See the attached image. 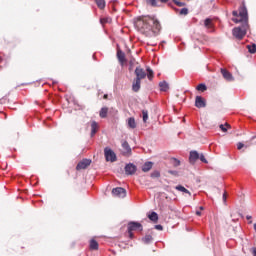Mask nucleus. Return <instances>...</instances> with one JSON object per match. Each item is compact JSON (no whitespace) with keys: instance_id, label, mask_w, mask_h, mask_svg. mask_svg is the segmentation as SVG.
Masks as SVG:
<instances>
[{"instance_id":"1","label":"nucleus","mask_w":256,"mask_h":256,"mask_svg":"<svg viewBox=\"0 0 256 256\" xmlns=\"http://www.w3.org/2000/svg\"><path fill=\"white\" fill-rule=\"evenodd\" d=\"M135 27L140 33H143V35H146L147 37H149L151 33H159V31H161V23L159 20L154 16L149 15L136 18Z\"/></svg>"},{"instance_id":"2","label":"nucleus","mask_w":256,"mask_h":256,"mask_svg":"<svg viewBox=\"0 0 256 256\" xmlns=\"http://www.w3.org/2000/svg\"><path fill=\"white\" fill-rule=\"evenodd\" d=\"M239 18H233L232 21L234 23H242L241 27H235L232 30V35L235 39L241 41L245 35H247V29H249V14L247 13V7L245 6V2L242 3V6L239 8Z\"/></svg>"},{"instance_id":"3","label":"nucleus","mask_w":256,"mask_h":256,"mask_svg":"<svg viewBox=\"0 0 256 256\" xmlns=\"http://www.w3.org/2000/svg\"><path fill=\"white\" fill-rule=\"evenodd\" d=\"M104 156L106 161H110V163H115V161H117V154H115L109 147L104 149Z\"/></svg>"},{"instance_id":"4","label":"nucleus","mask_w":256,"mask_h":256,"mask_svg":"<svg viewBox=\"0 0 256 256\" xmlns=\"http://www.w3.org/2000/svg\"><path fill=\"white\" fill-rule=\"evenodd\" d=\"M112 195L113 197H119L120 199H125L127 197V190L122 187H117L112 189Z\"/></svg>"},{"instance_id":"5","label":"nucleus","mask_w":256,"mask_h":256,"mask_svg":"<svg viewBox=\"0 0 256 256\" xmlns=\"http://www.w3.org/2000/svg\"><path fill=\"white\" fill-rule=\"evenodd\" d=\"M195 107H197V109H203L207 107V101L205 100V98H203L202 96H196Z\"/></svg>"},{"instance_id":"6","label":"nucleus","mask_w":256,"mask_h":256,"mask_svg":"<svg viewBox=\"0 0 256 256\" xmlns=\"http://www.w3.org/2000/svg\"><path fill=\"white\" fill-rule=\"evenodd\" d=\"M124 171L126 175H135L137 173V166L133 163L126 164Z\"/></svg>"},{"instance_id":"7","label":"nucleus","mask_w":256,"mask_h":256,"mask_svg":"<svg viewBox=\"0 0 256 256\" xmlns=\"http://www.w3.org/2000/svg\"><path fill=\"white\" fill-rule=\"evenodd\" d=\"M128 231H143V225L139 222H129Z\"/></svg>"},{"instance_id":"8","label":"nucleus","mask_w":256,"mask_h":256,"mask_svg":"<svg viewBox=\"0 0 256 256\" xmlns=\"http://www.w3.org/2000/svg\"><path fill=\"white\" fill-rule=\"evenodd\" d=\"M135 75H136V80L141 81L142 79H145L147 77V72L141 67H137L135 69Z\"/></svg>"},{"instance_id":"9","label":"nucleus","mask_w":256,"mask_h":256,"mask_svg":"<svg viewBox=\"0 0 256 256\" xmlns=\"http://www.w3.org/2000/svg\"><path fill=\"white\" fill-rule=\"evenodd\" d=\"M89 165H91V159H83L82 161H80L77 164L76 170L81 171L83 169H87V167H89Z\"/></svg>"},{"instance_id":"10","label":"nucleus","mask_w":256,"mask_h":256,"mask_svg":"<svg viewBox=\"0 0 256 256\" xmlns=\"http://www.w3.org/2000/svg\"><path fill=\"white\" fill-rule=\"evenodd\" d=\"M220 73L226 81H235L233 74H231V72H229L227 69L221 68Z\"/></svg>"},{"instance_id":"11","label":"nucleus","mask_w":256,"mask_h":256,"mask_svg":"<svg viewBox=\"0 0 256 256\" xmlns=\"http://www.w3.org/2000/svg\"><path fill=\"white\" fill-rule=\"evenodd\" d=\"M117 59L119 61V63L124 66L125 63L127 62V59H125V52L118 50L117 51Z\"/></svg>"},{"instance_id":"12","label":"nucleus","mask_w":256,"mask_h":256,"mask_svg":"<svg viewBox=\"0 0 256 256\" xmlns=\"http://www.w3.org/2000/svg\"><path fill=\"white\" fill-rule=\"evenodd\" d=\"M122 154L123 155H131V146H129V143L127 141H124L122 143Z\"/></svg>"},{"instance_id":"13","label":"nucleus","mask_w":256,"mask_h":256,"mask_svg":"<svg viewBox=\"0 0 256 256\" xmlns=\"http://www.w3.org/2000/svg\"><path fill=\"white\" fill-rule=\"evenodd\" d=\"M199 152H197V151H191L190 152V156H189V161H190V163H192V164H194V163H196L197 162V160H199Z\"/></svg>"},{"instance_id":"14","label":"nucleus","mask_w":256,"mask_h":256,"mask_svg":"<svg viewBox=\"0 0 256 256\" xmlns=\"http://www.w3.org/2000/svg\"><path fill=\"white\" fill-rule=\"evenodd\" d=\"M139 89H141V80H137L135 78L132 84V91H134V93H138Z\"/></svg>"},{"instance_id":"15","label":"nucleus","mask_w":256,"mask_h":256,"mask_svg":"<svg viewBox=\"0 0 256 256\" xmlns=\"http://www.w3.org/2000/svg\"><path fill=\"white\" fill-rule=\"evenodd\" d=\"M89 247H90L91 251H98L99 250V243L95 239H91Z\"/></svg>"},{"instance_id":"16","label":"nucleus","mask_w":256,"mask_h":256,"mask_svg":"<svg viewBox=\"0 0 256 256\" xmlns=\"http://www.w3.org/2000/svg\"><path fill=\"white\" fill-rule=\"evenodd\" d=\"M153 169V162H146L142 166V171L143 173H149V170Z\"/></svg>"},{"instance_id":"17","label":"nucleus","mask_w":256,"mask_h":256,"mask_svg":"<svg viewBox=\"0 0 256 256\" xmlns=\"http://www.w3.org/2000/svg\"><path fill=\"white\" fill-rule=\"evenodd\" d=\"M128 127L130 129H136L137 128V122H135V118H133V117L128 118Z\"/></svg>"},{"instance_id":"18","label":"nucleus","mask_w":256,"mask_h":256,"mask_svg":"<svg viewBox=\"0 0 256 256\" xmlns=\"http://www.w3.org/2000/svg\"><path fill=\"white\" fill-rule=\"evenodd\" d=\"M98 129H99V125L97 124V122L93 121L91 123V137H93L95 133H97Z\"/></svg>"},{"instance_id":"19","label":"nucleus","mask_w":256,"mask_h":256,"mask_svg":"<svg viewBox=\"0 0 256 256\" xmlns=\"http://www.w3.org/2000/svg\"><path fill=\"white\" fill-rule=\"evenodd\" d=\"M148 219H150V221H153V223H157V221H159V215L157 214V212H152L148 215Z\"/></svg>"},{"instance_id":"20","label":"nucleus","mask_w":256,"mask_h":256,"mask_svg":"<svg viewBox=\"0 0 256 256\" xmlns=\"http://www.w3.org/2000/svg\"><path fill=\"white\" fill-rule=\"evenodd\" d=\"M175 189L176 191H181L182 193H186L187 195H189V197H191V192L184 186L178 185L175 187Z\"/></svg>"},{"instance_id":"21","label":"nucleus","mask_w":256,"mask_h":256,"mask_svg":"<svg viewBox=\"0 0 256 256\" xmlns=\"http://www.w3.org/2000/svg\"><path fill=\"white\" fill-rule=\"evenodd\" d=\"M160 91H169V83L162 81L159 83Z\"/></svg>"},{"instance_id":"22","label":"nucleus","mask_w":256,"mask_h":256,"mask_svg":"<svg viewBox=\"0 0 256 256\" xmlns=\"http://www.w3.org/2000/svg\"><path fill=\"white\" fill-rule=\"evenodd\" d=\"M107 113H109V108H107V107L101 108V110L99 112L101 119H105L107 117Z\"/></svg>"},{"instance_id":"23","label":"nucleus","mask_w":256,"mask_h":256,"mask_svg":"<svg viewBox=\"0 0 256 256\" xmlns=\"http://www.w3.org/2000/svg\"><path fill=\"white\" fill-rule=\"evenodd\" d=\"M142 119L144 123H147V121L149 120V111L142 110Z\"/></svg>"},{"instance_id":"24","label":"nucleus","mask_w":256,"mask_h":256,"mask_svg":"<svg viewBox=\"0 0 256 256\" xmlns=\"http://www.w3.org/2000/svg\"><path fill=\"white\" fill-rule=\"evenodd\" d=\"M204 25L205 27H207V29H211L213 27V20H211L210 18H207L204 21Z\"/></svg>"},{"instance_id":"25","label":"nucleus","mask_w":256,"mask_h":256,"mask_svg":"<svg viewBox=\"0 0 256 256\" xmlns=\"http://www.w3.org/2000/svg\"><path fill=\"white\" fill-rule=\"evenodd\" d=\"M170 163L173 165V167H179V165H181V161H179L177 158H171Z\"/></svg>"},{"instance_id":"26","label":"nucleus","mask_w":256,"mask_h":256,"mask_svg":"<svg viewBox=\"0 0 256 256\" xmlns=\"http://www.w3.org/2000/svg\"><path fill=\"white\" fill-rule=\"evenodd\" d=\"M196 90H197V91H201V93H205V91L207 90V85H205V84H199V85L196 87Z\"/></svg>"},{"instance_id":"27","label":"nucleus","mask_w":256,"mask_h":256,"mask_svg":"<svg viewBox=\"0 0 256 256\" xmlns=\"http://www.w3.org/2000/svg\"><path fill=\"white\" fill-rule=\"evenodd\" d=\"M97 7L103 9L105 7V0H95Z\"/></svg>"},{"instance_id":"28","label":"nucleus","mask_w":256,"mask_h":256,"mask_svg":"<svg viewBox=\"0 0 256 256\" xmlns=\"http://www.w3.org/2000/svg\"><path fill=\"white\" fill-rule=\"evenodd\" d=\"M142 241H144L146 244H149L151 243V241H153V236L146 235L145 237L142 238Z\"/></svg>"},{"instance_id":"29","label":"nucleus","mask_w":256,"mask_h":256,"mask_svg":"<svg viewBox=\"0 0 256 256\" xmlns=\"http://www.w3.org/2000/svg\"><path fill=\"white\" fill-rule=\"evenodd\" d=\"M247 49H248L249 53H252V54L256 53V45L255 44L248 45Z\"/></svg>"},{"instance_id":"30","label":"nucleus","mask_w":256,"mask_h":256,"mask_svg":"<svg viewBox=\"0 0 256 256\" xmlns=\"http://www.w3.org/2000/svg\"><path fill=\"white\" fill-rule=\"evenodd\" d=\"M147 77L149 79V81H152L153 80V77H154V73H153V70H151V68H147Z\"/></svg>"},{"instance_id":"31","label":"nucleus","mask_w":256,"mask_h":256,"mask_svg":"<svg viewBox=\"0 0 256 256\" xmlns=\"http://www.w3.org/2000/svg\"><path fill=\"white\" fill-rule=\"evenodd\" d=\"M146 3L152 7H157V0H146Z\"/></svg>"},{"instance_id":"32","label":"nucleus","mask_w":256,"mask_h":256,"mask_svg":"<svg viewBox=\"0 0 256 256\" xmlns=\"http://www.w3.org/2000/svg\"><path fill=\"white\" fill-rule=\"evenodd\" d=\"M153 179L161 177V173L159 171H154L150 175Z\"/></svg>"},{"instance_id":"33","label":"nucleus","mask_w":256,"mask_h":256,"mask_svg":"<svg viewBox=\"0 0 256 256\" xmlns=\"http://www.w3.org/2000/svg\"><path fill=\"white\" fill-rule=\"evenodd\" d=\"M173 3H175V5H177V7H185V2H179L177 0H173Z\"/></svg>"},{"instance_id":"34","label":"nucleus","mask_w":256,"mask_h":256,"mask_svg":"<svg viewBox=\"0 0 256 256\" xmlns=\"http://www.w3.org/2000/svg\"><path fill=\"white\" fill-rule=\"evenodd\" d=\"M180 15H189V9L187 8H182L180 10Z\"/></svg>"},{"instance_id":"35","label":"nucleus","mask_w":256,"mask_h":256,"mask_svg":"<svg viewBox=\"0 0 256 256\" xmlns=\"http://www.w3.org/2000/svg\"><path fill=\"white\" fill-rule=\"evenodd\" d=\"M199 159L202 161V163H207V159L205 158V155L199 154Z\"/></svg>"},{"instance_id":"36","label":"nucleus","mask_w":256,"mask_h":256,"mask_svg":"<svg viewBox=\"0 0 256 256\" xmlns=\"http://www.w3.org/2000/svg\"><path fill=\"white\" fill-rule=\"evenodd\" d=\"M244 147H245V144H243L242 142H239V143L237 144V150H238V151H241V149L244 148Z\"/></svg>"},{"instance_id":"37","label":"nucleus","mask_w":256,"mask_h":256,"mask_svg":"<svg viewBox=\"0 0 256 256\" xmlns=\"http://www.w3.org/2000/svg\"><path fill=\"white\" fill-rule=\"evenodd\" d=\"M168 173H169L170 175H174V177H177V176L179 175V172L173 171V170H169Z\"/></svg>"},{"instance_id":"38","label":"nucleus","mask_w":256,"mask_h":256,"mask_svg":"<svg viewBox=\"0 0 256 256\" xmlns=\"http://www.w3.org/2000/svg\"><path fill=\"white\" fill-rule=\"evenodd\" d=\"M155 229H157L158 231H163V226L161 224L155 225L154 226Z\"/></svg>"},{"instance_id":"39","label":"nucleus","mask_w":256,"mask_h":256,"mask_svg":"<svg viewBox=\"0 0 256 256\" xmlns=\"http://www.w3.org/2000/svg\"><path fill=\"white\" fill-rule=\"evenodd\" d=\"M220 129H221V131H223V133H226V131H227V128L223 124L220 125Z\"/></svg>"},{"instance_id":"40","label":"nucleus","mask_w":256,"mask_h":256,"mask_svg":"<svg viewBox=\"0 0 256 256\" xmlns=\"http://www.w3.org/2000/svg\"><path fill=\"white\" fill-rule=\"evenodd\" d=\"M246 219L249 221V224L251 225V223H253V221L251 219H253V217L247 215Z\"/></svg>"},{"instance_id":"41","label":"nucleus","mask_w":256,"mask_h":256,"mask_svg":"<svg viewBox=\"0 0 256 256\" xmlns=\"http://www.w3.org/2000/svg\"><path fill=\"white\" fill-rule=\"evenodd\" d=\"M233 17H241L237 11L232 12Z\"/></svg>"},{"instance_id":"42","label":"nucleus","mask_w":256,"mask_h":256,"mask_svg":"<svg viewBox=\"0 0 256 256\" xmlns=\"http://www.w3.org/2000/svg\"><path fill=\"white\" fill-rule=\"evenodd\" d=\"M128 234H129L130 239H133V237H134L133 232L132 231H128Z\"/></svg>"},{"instance_id":"43","label":"nucleus","mask_w":256,"mask_h":256,"mask_svg":"<svg viewBox=\"0 0 256 256\" xmlns=\"http://www.w3.org/2000/svg\"><path fill=\"white\" fill-rule=\"evenodd\" d=\"M223 201H227V192H224L223 194Z\"/></svg>"},{"instance_id":"44","label":"nucleus","mask_w":256,"mask_h":256,"mask_svg":"<svg viewBox=\"0 0 256 256\" xmlns=\"http://www.w3.org/2000/svg\"><path fill=\"white\" fill-rule=\"evenodd\" d=\"M252 255L256 256V248H252Z\"/></svg>"},{"instance_id":"45","label":"nucleus","mask_w":256,"mask_h":256,"mask_svg":"<svg viewBox=\"0 0 256 256\" xmlns=\"http://www.w3.org/2000/svg\"><path fill=\"white\" fill-rule=\"evenodd\" d=\"M196 215H198V217H201V211H196Z\"/></svg>"},{"instance_id":"46","label":"nucleus","mask_w":256,"mask_h":256,"mask_svg":"<svg viewBox=\"0 0 256 256\" xmlns=\"http://www.w3.org/2000/svg\"><path fill=\"white\" fill-rule=\"evenodd\" d=\"M160 3H167L169 0H159Z\"/></svg>"},{"instance_id":"47","label":"nucleus","mask_w":256,"mask_h":256,"mask_svg":"<svg viewBox=\"0 0 256 256\" xmlns=\"http://www.w3.org/2000/svg\"><path fill=\"white\" fill-rule=\"evenodd\" d=\"M108 97H109V95L105 94V95L103 96V99H108Z\"/></svg>"},{"instance_id":"48","label":"nucleus","mask_w":256,"mask_h":256,"mask_svg":"<svg viewBox=\"0 0 256 256\" xmlns=\"http://www.w3.org/2000/svg\"><path fill=\"white\" fill-rule=\"evenodd\" d=\"M225 125H226V127H230L229 123H226Z\"/></svg>"},{"instance_id":"49","label":"nucleus","mask_w":256,"mask_h":256,"mask_svg":"<svg viewBox=\"0 0 256 256\" xmlns=\"http://www.w3.org/2000/svg\"><path fill=\"white\" fill-rule=\"evenodd\" d=\"M200 211H203V206L200 207Z\"/></svg>"}]
</instances>
